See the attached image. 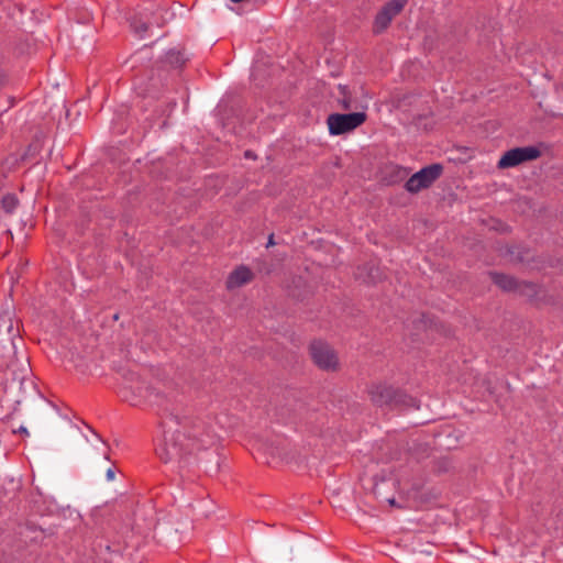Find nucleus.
Listing matches in <instances>:
<instances>
[{
	"instance_id": "obj_1",
	"label": "nucleus",
	"mask_w": 563,
	"mask_h": 563,
	"mask_svg": "<svg viewBox=\"0 0 563 563\" xmlns=\"http://www.w3.org/2000/svg\"><path fill=\"white\" fill-rule=\"evenodd\" d=\"M150 401L162 407L163 437L156 445V454L164 463H177L179 468L189 464L190 456L216 443V434L202 420L180 419L170 409L174 397L156 388H145Z\"/></svg>"
},
{
	"instance_id": "obj_2",
	"label": "nucleus",
	"mask_w": 563,
	"mask_h": 563,
	"mask_svg": "<svg viewBox=\"0 0 563 563\" xmlns=\"http://www.w3.org/2000/svg\"><path fill=\"white\" fill-rule=\"evenodd\" d=\"M365 120V112L333 113L328 117L329 132L332 135H341L362 125Z\"/></svg>"
},
{
	"instance_id": "obj_3",
	"label": "nucleus",
	"mask_w": 563,
	"mask_h": 563,
	"mask_svg": "<svg viewBox=\"0 0 563 563\" xmlns=\"http://www.w3.org/2000/svg\"><path fill=\"white\" fill-rule=\"evenodd\" d=\"M442 173V166L440 164H432L423 167L419 172L415 173L407 181L406 189L416 194L423 188H428L433 181H435Z\"/></svg>"
},
{
	"instance_id": "obj_4",
	"label": "nucleus",
	"mask_w": 563,
	"mask_h": 563,
	"mask_svg": "<svg viewBox=\"0 0 563 563\" xmlns=\"http://www.w3.org/2000/svg\"><path fill=\"white\" fill-rule=\"evenodd\" d=\"M407 3L408 0H390L386 2L375 16L373 32L375 34L384 32L389 26L393 19L404 10Z\"/></svg>"
},
{
	"instance_id": "obj_5",
	"label": "nucleus",
	"mask_w": 563,
	"mask_h": 563,
	"mask_svg": "<svg viewBox=\"0 0 563 563\" xmlns=\"http://www.w3.org/2000/svg\"><path fill=\"white\" fill-rule=\"evenodd\" d=\"M541 152L536 146L515 147L507 151L499 159V168L515 167L523 162L534 161L540 157Z\"/></svg>"
},
{
	"instance_id": "obj_6",
	"label": "nucleus",
	"mask_w": 563,
	"mask_h": 563,
	"mask_svg": "<svg viewBox=\"0 0 563 563\" xmlns=\"http://www.w3.org/2000/svg\"><path fill=\"white\" fill-rule=\"evenodd\" d=\"M311 357L317 366L322 369H335L338 356L330 345L322 341H316L310 345Z\"/></svg>"
},
{
	"instance_id": "obj_7",
	"label": "nucleus",
	"mask_w": 563,
	"mask_h": 563,
	"mask_svg": "<svg viewBox=\"0 0 563 563\" xmlns=\"http://www.w3.org/2000/svg\"><path fill=\"white\" fill-rule=\"evenodd\" d=\"M371 400L378 406L399 402L405 397L399 390L384 384L372 385L368 389Z\"/></svg>"
},
{
	"instance_id": "obj_8",
	"label": "nucleus",
	"mask_w": 563,
	"mask_h": 563,
	"mask_svg": "<svg viewBox=\"0 0 563 563\" xmlns=\"http://www.w3.org/2000/svg\"><path fill=\"white\" fill-rule=\"evenodd\" d=\"M252 272L246 266H240L234 269L228 277L227 287L232 289L241 287L252 279Z\"/></svg>"
},
{
	"instance_id": "obj_9",
	"label": "nucleus",
	"mask_w": 563,
	"mask_h": 563,
	"mask_svg": "<svg viewBox=\"0 0 563 563\" xmlns=\"http://www.w3.org/2000/svg\"><path fill=\"white\" fill-rule=\"evenodd\" d=\"M131 31L139 37L144 38L147 29L148 20L143 13H135L129 18Z\"/></svg>"
},
{
	"instance_id": "obj_10",
	"label": "nucleus",
	"mask_w": 563,
	"mask_h": 563,
	"mask_svg": "<svg viewBox=\"0 0 563 563\" xmlns=\"http://www.w3.org/2000/svg\"><path fill=\"white\" fill-rule=\"evenodd\" d=\"M4 331L8 334V339L11 341L13 347H15L14 339L19 334L18 327H14L13 320L9 312H0V333Z\"/></svg>"
},
{
	"instance_id": "obj_11",
	"label": "nucleus",
	"mask_w": 563,
	"mask_h": 563,
	"mask_svg": "<svg viewBox=\"0 0 563 563\" xmlns=\"http://www.w3.org/2000/svg\"><path fill=\"white\" fill-rule=\"evenodd\" d=\"M490 276L494 283L504 290H512L517 285V282L509 275L493 273Z\"/></svg>"
},
{
	"instance_id": "obj_12",
	"label": "nucleus",
	"mask_w": 563,
	"mask_h": 563,
	"mask_svg": "<svg viewBox=\"0 0 563 563\" xmlns=\"http://www.w3.org/2000/svg\"><path fill=\"white\" fill-rule=\"evenodd\" d=\"M185 57L181 52L170 49L166 53V63L173 67H179L185 63Z\"/></svg>"
},
{
	"instance_id": "obj_13",
	"label": "nucleus",
	"mask_w": 563,
	"mask_h": 563,
	"mask_svg": "<svg viewBox=\"0 0 563 563\" xmlns=\"http://www.w3.org/2000/svg\"><path fill=\"white\" fill-rule=\"evenodd\" d=\"M19 205V200L14 195L8 194L1 200V206L7 213H12Z\"/></svg>"
},
{
	"instance_id": "obj_14",
	"label": "nucleus",
	"mask_w": 563,
	"mask_h": 563,
	"mask_svg": "<svg viewBox=\"0 0 563 563\" xmlns=\"http://www.w3.org/2000/svg\"><path fill=\"white\" fill-rule=\"evenodd\" d=\"M339 89L341 91V95H342V99L340 100L343 109H351L352 108V102H351V99L347 97V88L345 86H339Z\"/></svg>"
},
{
	"instance_id": "obj_15",
	"label": "nucleus",
	"mask_w": 563,
	"mask_h": 563,
	"mask_svg": "<svg viewBox=\"0 0 563 563\" xmlns=\"http://www.w3.org/2000/svg\"><path fill=\"white\" fill-rule=\"evenodd\" d=\"M3 59H4V56H3V55H0V65L2 64ZM4 79H5L4 71H3V69L0 67V86L4 82Z\"/></svg>"
},
{
	"instance_id": "obj_16",
	"label": "nucleus",
	"mask_w": 563,
	"mask_h": 563,
	"mask_svg": "<svg viewBox=\"0 0 563 563\" xmlns=\"http://www.w3.org/2000/svg\"><path fill=\"white\" fill-rule=\"evenodd\" d=\"M106 477H107V479L109 482L114 479L115 473H114V470L112 467L107 470Z\"/></svg>"
},
{
	"instance_id": "obj_17",
	"label": "nucleus",
	"mask_w": 563,
	"mask_h": 563,
	"mask_svg": "<svg viewBox=\"0 0 563 563\" xmlns=\"http://www.w3.org/2000/svg\"><path fill=\"white\" fill-rule=\"evenodd\" d=\"M274 244H275V242H274V235H273V234H271V235H269V238H268L267 247H268V246H272V245H274Z\"/></svg>"
},
{
	"instance_id": "obj_18",
	"label": "nucleus",
	"mask_w": 563,
	"mask_h": 563,
	"mask_svg": "<svg viewBox=\"0 0 563 563\" xmlns=\"http://www.w3.org/2000/svg\"><path fill=\"white\" fill-rule=\"evenodd\" d=\"M245 157L251 158V157H253V155H252V153L250 151H246L245 152Z\"/></svg>"
},
{
	"instance_id": "obj_19",
	"label": "nucleus",
	"mask_w": 563,
	"mask_h": 563,
	"mask_svg": "<svg viewBox=\"0 0 563 563\" xmlns=\"http://www.w3.org/2000/svg\"><path fill=\"white\" fill-rule=\"evenodd\" d=\"M387 500H388V503H389L390 505H395V499H394V498H390V499H387Z\"/></svg>"
},
{
	"instance_id": "obj_20",
	"label": "nucleus",
	"mask_w": 563,
	"mask_h": 563,
	"mask_svg": "<svg viewBox=\"0 0 563 563\" xmlns=\"http://www.w3.org/2000/svg\"><path fill=\"white\" fill-rule=\"evenodd\" d=\"M375 278H376V276H374V275H372V274L369 275V280L374 282V280H375Z\"/></svg>"
},
{
	"instance_id": "obj_21",
	"label": "nucleus",
	"mask_w": 563,
	"mask_h": 563,
	"mask_svg": "<svg viewBox=\"0 0 563 563\" xmlns=\"http://www.w3.org/2000/svg\"><path fill=\"white\" fill-rule=\"evenodd\" d=\"M21 433H27V430L25 428H21Z\"/></svg>"
}]
</instances>
